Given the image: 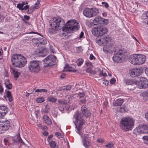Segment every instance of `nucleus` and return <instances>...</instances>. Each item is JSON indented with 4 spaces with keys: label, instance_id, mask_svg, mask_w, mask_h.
I'll list each match as a JSON object with an SVG mask.
<instances>
[{
    "label": "nucleus",
    "instance_id": "obj_43",
    "mask_svg": "<svg viewBox=\"0 0 148 148\" xmlns=\"http://www.w3.org/2000/svg\"><path fill=\"white\" fill-rule=\"evenodd\" d=\"M17 8H18L19 10H20L22 11L23 10V7L21 5V3H18L17 6Z\"/></svg>",
    "mask_w": 148,
    "mask_h": 148
},
{
    "label": "nucleus",
    "instance_id": "obj_20",
    "mask_svg": "<svg viewBox=\"0 0 148 148\" xmlns=\"http://www.w3.org/2000/svg\"><path fill=\"white\" fill-rule=\"evenodd\" d=\"M12 140L15 142L20 143L23 145L25 144L23 142L20 136V133L18 134L16 136L12 138Z\"/></svg>",
    "mask_w": 148,
    "mask_h": 148
},
{
    "label": "nucleus",
    "instance_id": "obj_46",
    "mask_svg": "<svg viewBox=\"0 0 148 148\" xmlns=\"http://www.w3.org/2000/svg\"><path fill=\"white\" fill-rule=\"evenodd\" d=\"M101 3L102 4H104V6L106 8H108L109 6V5L108 3L105 2H102Z\"/></svg>",
    "mask_w": 148,
    "mask_h": 148
},
{
    "label": "nucleus",
    "instance_id": "obj_13",
    "mask_svg": "<svg viewBox=\"0 0 148 148\" xmlns=\"http://www.w3.org/2000/svg\"><path fill=\"white\" fill-rule=\"evenodd\" d=\"M10 126V122L8 121H3L0 123V132H4L8 130Z\"/></svg>",
    "mask_w": 148,
    "mask_h": 148
},
{
    "label": "nucleus",
    "instance_id": "obj_27",
    "mask_svg": "<svg viewBox=\"0 0 148 148\" xmlns=\"http://www.w3.org/2000/svg\"><path fill=\"white\" fill-rule=\"evenodd\" d=\"M58 102L61 105L66 104L69 103V101L66 100H58Z\"/></svg>",
    "mask_w": 148,
    "mask_h": 148
},
{
    "label": "nucleus",
    "instance_id": "obj_29",
    "mask_svg": "<svg viewBox=\"0 0 148 148\" xmlns=\"http://www.w3.org/2000/svg\"><path fill=\"white\" fill-rule=\"evenodd\" d=\"M47 100L51 102L55 103L56 102L57 99L53 97H50L48 98Z\"/></svg>",
    "mask_w": 148,
    "mask_h": 148
},
{
    "label": "nucleus",
    "instance_id": "obj_32",
    "mask_svg": "<svg viewBox=\"0 0 148 148\" xmlns=\"http://www.w3.org/2000/svg\"><path fill=\"white\" fill-rule=\"evenodd\" d=\"M78 95L79 96V98H81L83 97L85 95V94L83 92H79L78 93H76L75 94H73V95Z\"/></svg>",
    "mask_w": 148,
    "mask_h": 148
},
{
    "label": "nucleus",
    "instance_id": "obj_7",
    "mask_svg": "<svg viewBox=\"0 0 148 148\" xmlns=\"http://www.w3.org/2000/svg\"><path fill=\"white\" fill-rule=\"evenodd\" d=\"M108 31V29L107 28L101 26L92 29V34L95 36L99 37L106 34Z\"/></svg>",
    "mask_w": 148,
    "mask_h": 148
},
{
    "label": "nucleus",
    "instance_id": "obj_49",
    "mask_svg": "<svg viewBox=\"0 0 148 148\" xmlns=\"http://www.w3.org/2000/svg\"><path fill=\"white\" fill-rule=\"evenodd\" d=\"M115 79L114 78H112L110 80V83L111 84H113L115 83Z\"/></svg>",
    "mask_w": 148,
    "mask_h": 148
},
{
    "label": "nucleus",
    "instance_id": "obj_34",
    "mask_svg": "<svg viewBox=\"0 0 148 148\" xmlns=\"http://www.w3.org/2000/svg\"><path fill=\"white\" fill-rule=\"evenodd\" d=\"M105 146L107 148H112L114 146V145L112 142H110L109 143L105 145Z\"/></svg>",
    "mask_w": 148,
    "mask_h": 148
},
{
    "label": "nucleus",
    "instance_id": "obj_53",
    "mask_svg": "<svg viewBox=\"0 0 148 148\" xmlns=\"http://www.w3.org/2000/svg\"><path fill=\"white\" fill-rule=\"evenodd\" d=\"M3 91V88L2 86L0 85V94H2Z\"/></svg>",
    "mask_w": 148,
    "mask_h": 148
},
{
    "label": "nucleus",
    "instance_id": "obj_61",
    "mask_svg": "<svg viewBox=\"0 0 148 148\" xmlns=\"http://www.w3.org/2000/svg\"><path fill=\"white\" fill-rule=\"evenodd\" d=\"M84 32H81L80 33L79 36V38H82L83 37V36H84Z\"/></svg>",
    "mask_w": 148,
    "mask_h": 148
},
{
    "label": "nucleus",
    "instance_id": "obj_57",
    "mask_svg": "<svg viewBox=\"0 0 148 148\" xmlns=\"http://www.w3.org/2000/svg\"><path fill=\"white\" fill-rule=\"evenodd\" d=\"M29 7V5H26L25 6L23 7V10H26L27 9H28Z\"/></svg>",
    "mask_w": 148,
    "mask_h": 148
},
{
    "label": "nucleus",
    "instance_id": "obj_9",
    "mask_svg": "<svg viewBox=\"0 0 148 148\" xmlns=\"http://www.w3.org/2000/svg\"><path fill=\"white\" fill-rule=\"evenodd\" d=\"M56 57L54 55H49L43 60L45 67L52 66L56 63Z\"/></svg>",
    "mask_w": 148,
    "mask_h": 148
},
{
    "label": "nucleus",
    "instance_id": "obj_50",
    "mask_svg": "<svg viewBox=\"0 0 148 148\" xmlns=\"http://www.w3.org/2000/svg\"><path fill=\"white\" fill-rule=\"evenodd\" d=\"M55 135L59 137L60 138H62V136L60 133L58 132L55 133Z\"/></svg>",
    "mask_w": 148,
    "mask_h": 148
},
{
    "label": "nucleus",
    "instance_id": "obj_5",
    "mask_svg": "<svg viewBox=\"0 0 148 148\" xmlns=\"http://www.w3.org/2000/svg\"><path fill=\"white\" fill-rule=\"evenodd\" d=\"M146 60V57L144 55L135 54L130 56L129 61L133 64H143Z\"/></svg>",
    "mask_w": 148,
    "mask_h": 148
},
{
    "label": "nucleus",
    "instance_id": "obj_22",
    "mask_svg": "<svg viewBox=\"0 0 148 148\" xmlns=\"http://www.w3.org/2000/svg\"><path fill=\"white\" fill-rule=\"evenodd\" d=\"M43 121L44 122L48 125H51L52 124L51 119L47 115H44L43 116Z\"/></svg>",
    "mask_w": 148,
    "mask_h": 148
},
{
    "label": "nucleus",
    "instance_id": "obj_45",
    "mask_svg": "<svg viewBox=\"0 0 148 148\" xmlns=\"http://www.w3.org/2000/svg\"><path fill=\"white\" fill-rule=\"evenodd\" d=\"M86 71L87 72L90 73H92L93 71L91 68H88L87 69Z\"/></svg>",
    "mask_w": 148,
    "mask_h": 148
},
{
    "label": "nucleus",
    "instance_id": "obj_44",
    "mask_svg": "<svg viewBox=\"0 0 148 148\" xmlns=\"http://www.w3.org/2000/svg\"><path fill=\"white\" fill-rule=\"evenodd\" d=\"M52 113L53 116L55 117H56L57 116V112L55 110H53L52 111Z\"/></svg>",
    "mask_w": 148,
    "mask_h": 148
},
{
    "label": "nucleus",
    "instance_id": "obj_48",
    "mask_svg": "<svg viewBox=\"0 0 148 148\" xmlns=\"http://www.w3.org/2000/svg\"><path fill=\"white\" fill-rule=\"evenodd\" d=\"M89 136L88 134H84V138H83L82 140H87V139L89 138Z\"/></svg>",
    "mask_w": 148,
    "mask_h": 148
},
{
    "label": "nucleus",
    "instance_id": "obj_63",
    "mask_svg": "<svg viewBox=\"0 0 148 148\" xmlns=\"http://www.w3.org/2000/svg\"><path fill=\"white\" fill-rule=\"evenodd\" d=\"M45 136H47L48 135V133L46 131H44L42 133Z\"/></svg>",
    "mask_w": 148,
    "mask_h": 148
},
{
    "label": "nucleus",
    "instance_id": "obj_31",
    "mask_svg": "<svg viewBox=\"0 0 148 148\" xmlns=\"http://www.w3.org/2000/svg\"><path fill=\"white\" fill-rule=\"evenodd\" d=\"M72 86L70 85H68L67 86H63V90H65L66 91L70 90Z\"/></svg>",
    "mask_w": 148,
    "mask_h": 148
},
{
    "label": "nucleus",
    "instance_id": "obj_17",
    "mask_svg": "<svg viewBox=\"0 0 148 148\" xmlns=\"http://www.w3.org/2000/svg\"><path fill=\"white\" fill-rule=\"evenodd\" d=\"M8 108H7L6 106L2 105L0 106V112L1 113V114L3 117L8 112Z\"/></svg>",
    "mask_w": 148,
    "mask_h": 148
},
{
    "label": "nucleus",
    "instance_id": "obj_14",
    "mask_svg": "<svg viewBox=\"0 0 148 148\" xmlns=\"http://www.w3.org/2000/svg\"><path fill=\"white\" fill-rule=\"evenodd\" d=\"M142 73V70L140 69H133L130 71V75L132 77H135L140 76Z\"/></svg>",
    "mask_w": 148,
    "mask_h": 148
},
{
    "label": "nucleus",
    "instance_id": "obj_6",
    "mask_svg": "<svg viewBox=\"0 0 148 148\" xmlns=\"http://www.w3.org/2000/svg\"><path fill=\"white\" fill-rule=\"evenodd\" d=\"M28 68L29 71L31 73H38L42 69L41 62L37 60L31 61L28 64Z\"/></svg>",
    "mask_w": 148,
    "mask_h": 148
},
{
    "label": "nucleus",
    "instance_id": "obj_15",
    "mask_svg": "<svg viewBox=\"0 0 148 148\" xmlns=\"http://www.w3.org/2000/svg\"><path fill=\"white\" fill-rule=\"evenodd\" d=\"M103 50L107 54L112 53L115 51V49L112 45H106L104 46L103 47Z\"/></svg>",
    "mask_w": 148,
    "mask_h": 148
},
{
    "label": "nucleus",
    "instance_id": "obj_55",
    "mask_svg": "<svg viewBox=\"0 0 148 148\" xmlns=\"http://www.w3.org/2000/svg\"><path fill=\"white\" fill-rule=\"evenodd\" d=\"M109 83V82L107 80H104V82H103V84H105L106 86H108Z\"/></svg>",
    "mask_w": 148,
    "mask_h": 148
},
{
    "label": "nucleus",
    "instance_id": "obj_25",
    "mask_svg": "<svg viewBox=\"0 0 148 148\" xmlns=\"http://www.w3.org/2000/svg\"><path fill=\"white\" fill-rule=\"evenodd\" d=\"M82 142L84 146L86 148H88V147L90 146V142L87 140H83Z\"/></svg>",
    "mask_w": 148,
    "mask_h": 148
},
{
    "label": "nucleus",
    "instance_id": "obj_60",
    "mask_svg": "<svg viewBox=\"0 0 148 148\" xmlns=\"http://www.w3.org/2000/svg\"><path fill=\"white\" fill-rule=\"evenodd\" d=\"M22 20L26 25L28 24V25H29L30 24L29 22L26 21L25 19L23 18H22Z\"/></svg>",
    "mask_w": 148,
    "mask_h": 148
},
{
    "label": "nucleus",
    "instance_id": "obj_3",
    "mask_svg": "<svg viewBox=\"0 0 148 148\" xmlns=\"http://www.w3.org/2000/svg\"><path fill=\"white\" fill-rule=\"evenodd\" d=\"M12 64L16 67H21L25 66L27 63L26 58L19 54H14L11 57Z\"/></svg>",
    "mask_w": 148,
    "mask_h": 148
},
{
    "label": "nucleus",
    "instance_id": "obj_58",
    "mask_svg": "<svg viewBox=\"0 0 148 148\" xmlns=\"http://www.w3.org/2000/svg\"><path fill=\"white\" fill-rule=\"evenodd\" d=\"M143 139L144 140L148 141V136H144L143 137Z\"/></svg>",
    "mask_w": 148,
    "mask_h": 148
},
{
    "label": "nucleus",
    "instance_id": "obj_38",
    "mask_svg": "<svg viewBox=\"0 0 148 148\" xmlns=\"http://www.w3.org/2000/svg\"><path fill=\"white\" fill-rule=\"evenodd\" d=\"M49 109V106L48 104L46 105L45 106V110L44 111V112L45 113H48Z\"/></svg>",
    "mask_w": 148,
    "mask_h": 148
},
{
    "label": "nucleus",
    "instance_id": "obj_59",
    "mask_svg": "<svg viewBox=\"0 0 148 148\" xmlns=\"http://www.w3.org/2000/svg\"><path fill=\"white\" fill-rule=\"evenodd\" d=\"M47 90L45 89H40V92H47Z\"/></svg>",
    "mask_w": 148,
    "mask_h": 148
},
{
    "label": "nucleus",
    "instance_id": "obj_11",
    "mask_svg": "<svg viewBox=\"0 0 148 148\" xmlns=\"http://www.w3.org/2000/svg\"><path fill=\"white\" fill-rule=\"evenodd\" d=\"M137 80L136 86L140 89L146 88L148 86V80L146 78L140 77Z\"/></svg>",
    "mask_w": 148,
    "mask_h": 148
},
{
    "label": "nucleus",
    "instance_id": "obj_52",
    "mask_svg": "<svg viewBox=\"0 0 148 148\" xmlns=\"http://www.w3.org/2000/svg\"><path fill=\"white\" fill-rule=\"evenodd\" d=\"M58 108L59 110L61 111H63L64 109V107L61 105H60V106H58Z\"/></svg>",
    "mask_w": 148,
    "mask_h": 148
},
{
    "label": "nucleus",
    "instance_id": "obj_41",
    "mask_svg": "<svg viewBox=\"0 0 148 148\" xmlns=\"http://www.w3.org/2000/svg\"><path fill=\"white\" fill-rule=\"evenodd\" d=\"M102 20H103L102 21H103L102 22L103 23L102 25L104 24L105 25H107L108 24V22H109L108 19H104V18H103Z\"/></svg>",
    "mask_w": 148,
    "mask_h": 148
},
{
    "label": "nucleus",
    "instance_id": "obj_62",
    "mask_svg": "<svg viewBox=\"0 0 148 148\" xmlns=\"http://www.w3.org/2000/svg\"><path fill=\"white\" fill-rule=\"evenodd\" d=\"M97 42L99 44V45H101V39H99L98 40H97Z\"/></svg>",
    "mask_w": 148,
    "mask_h": 148
},
{
    "label": "nucleus",
    "instance_id": "obj_28",
    "mask_svg": "<svg viewBox=\"0 0 148 148\" xmlns=\"http://www.w3.org/2000/svg\"><path fill=\"white\" fill-rule=\"evenodd\" d=\"M83 62L84 60L82 58H80L77 60L76 63L78 66H80L83 64Z\"/></svg>",
    "mask_w": 148,
    "mask_h": 148
},
{
    "label": "nucleus",
    "instance_id": "obj_39",
    "mask_svg": "<svg viewBox=\"0 0 148 148\" xmlns=\"http://www.w3.org/2000/svg\"><path fill=\"white\" fill-rule=\"evenodd\" d=\"M65 71H66L75 72L76 71V70H75L74 69V68H73L72 67L70 66L69 68L68 69H66Z\"/></svg>",
    "mask_w": 148,
    "mask_h": 148
},
{
    "label": "nucleus",
    "instance_id": "obj_4",
    "mask_svg": "<svg viewBox=\"0 0 148 148\" xmlns=\"http://www.w3.org/2000/svg\"><path fill=\"white\" fill-rule=\"evenodd\" d=\"M84 114L78 111H76L73 115V118L75 120L74 122L76 128L79 131L82 130L83 127L82 125L84 123Z\"/></svg>",
    "mask_w": 148,
    "mask_h": 148
},
{
    "label": "nucleus",
    "instance_id": "obj_1",
    "mask_svg": "<svg viewBox=\"0 0 148 148\" xmlns=\"http://www.w3.org/2000/svg\"><path fill=\"white\" fill-rule=\"evenodd\" d=\"M49 24L51 28L48 30V32L51 34L55 33L56 30L60 29L63 28L62 30L64 32L68 31L72 32L77 31L79 28L77 24L72 21H69L64 25V20L60 17H54L49 21Z\"/></svg>",
    "mask_w": 148,
    "mask_h": 148
},
{
    "label": "nucleus",
    "instance_id": "obj_2",
    "mask_svg": "<svg viewBox=\"0 0 148 148\" xmlns=\"http://www.w3.org/2000/svg\"><path fill=\"white\" fill-rule=\"evenodd\" d=\"M134 122L135 120L131 117H122L120 122L119 127L124 132L132 130L134 127Z\"/></svg>",
    "mask_w": 148,
    "mask_h": 148
},
{
    "label": "nucleus",
    "instance_id": "obj_51",
    "mask_svg": "<svg viewBox=\"0 0 148 148\" xmlns=\"http://www.w3.org/2000/svg\"><path fill=\"white\" fill-rule=\"evenodd\" d=\"M90 60H92L93 59L95 60V58L94 56L92 54H91L90 56Z\"/></svg>",
    "mask_w": 148,
    "mask_h": 148
},
{
    "label": "nucleus",
    "instance_id": "obj_19",
    "mask_svg": "<svg viewBox=\"0 0 148 148\" xmlns=\"http://www.w3.org/2000/svg\"><path fill=\"white\" fill-rule=\"evenodd\" d=\"M124 81L126 85H133L135 84L136 85V80L126 79L124 80Z\"/></svg>",
    "mask_w": 148,
    "mask_h": 148
},
{
    "label": "nucleus",
    "instance_id": "obj_12",
    "mask_svg": "<svg viewBox=\"0 0 148 148\" xmlns=\"http://www.w3.org/2000/svg\"><path fill=\"white\" fill-rule=\"evenodd\" d=\"M135 131L138 133H148V125H140L135 130Z\"/></svg>",
    "mask_w": 148,
    "mask_h": 148
},
{
    "label": "nucleus",
    "instance_id": "obj_33",
    "mask_svg": "<svg viewBox=\"0 0 148 148\" xmlns=\"http://www.w3.org/2000/svg\"><path fill=\"white\" fill-rule=\"evenodd\" d=\"M144 14L146 17V18H143V19H144L145 21H144L145 22L148 24V11L145 12Z\"/></svg>",
    "mask_w": 148,
    "mask_h": 148
},
{
    "label": "nucleus",
    "instance_id": "obj_16",
    "mask_svg": "<svg viewBox=\"0 0 148 148\" xmlns=\"http://www.w3.org/2000/svg\"><path fill=\"white\" fill-rule=\"evenodd\" d=\"M81 111L82 113L84 114L86 117L88 118L90 116V113L89 111L87 109L86 105H84L82 106Z\"/></svg>",
    "mask_w": 148,
    "mask_h": 148
},
{
    "label": "nucleus",
    "instance_id": "obj_23",
    "mask_svg": "<svg viewBox=\"0 0 148 148\" xmlns=\"http://www.w3.org/2000/svg\"><path fill=\"white\" fill-rule=\"evenodd\" d=\"M123 100L122 99H118L114 101L113 105L114 106H120L123 102Z\"/></svg>",
    "mask_w": 148,
    "mask_h": 148
},
{
    "label": "nucleus",
    "instance_id": "obj_56",
    "mask_svg": "<svg viewBox=\"0 0 148 148\" xmlns=\"http://www.w3.org/2000/svg\"><path fill=\"white\" fill-rule=\"evenodd\" d=\"M104 38H105V40H106V43H108V42L110 40V38L109 37H104Z\"/></svg>",
    "mask_w": 148,
    "mask_h": 148
},
{
    "label": "nucleus",
    "instance_id": "obj_10",
    "mask_svg": "<svg viewBox=\"0 0 148 148\" xmlns=\"http://www.w3.org/2000/svg\"><path fill=\"white\" fill-rule=\"evenodd\" d=\"M125 57L124 51L119 49L118 52L114 54L112 59L114 62H121L125 58Z\"/></svg>",
    "mask_w": 148,
    "mask_h": 148
},
{
    "label": "nucleus",
    "instance_id": "obj_21",
    "mask_svg": "<svg viewBox=\"0 0 148 148\" xmlns=\"http://www.w3.org/2000/svg\"><path fill=\"white\" fill-rule=\"evenodd\" d=\"M6 93V96H4V98L7 100L6 98H7L8 99V101L10 102H11L13 100V97L11 94V92L9 90H5Z\"/></svg>",
    "mask_w": 148,
    "mask_h": 148
},
{
    "label": "nucleus",
    "instance_id": "obj_30",
    "mask_svg": "<svg viewBox=\"0 0 148 148\" xmlns=\"http://www.w3.org/2000/svg\"><path fill=\"white\" fill-rule=\"evenodd\" d=\"M39 8V3H37L35 4L34 7L32 8L33 10H31V11L30 12V13H29V14H32L34 10L35 9H38Z\"/></svg>",
    "mask_w": 148,
    "mask_h": 148
},
{
    "label": "nucleus",
    "instance_id": "obj_35",
    "mask_svg": "<svg viewBox=\"0 0 148 148\" xmlns=\"http://www.w3.org/2000/svg\"><path fill=\"white\" fill-rule=\"evenodd\" d=\"M36 101L38 103H42L45 100L44 99L43 97H41L38 98L36 99Z\"/></svg>",
    "mask_w": 148,
    "mask_h": 148
},
{
    "label": "nucleus",
    "instance_id": "obj_42",
    "mask_svg": "<svg viewBox=\"0 0 148 148\" xmlns=\"http://www.w3.org/2000/svg\"><path fill=\"white\" fill-rule=\"evenodd\" d=\"M5 86L8 89H10L12 87V85L11 84H5Z\"/></svg>",
    "mask_w": 148,
    "mask_h": 148
},
{
    "label": "nucleus",
    "instance_id": "obj_37",
    "mask_svg": "<svg viewBox=\"0 0 148 148\" xmlns=\"http://www.w3.org/2000/svg\"><path fill=\"white\" fill-rule=\"evenodd\" d=\"M50 147L51 148H54L56 146V143L54 141H51L49 143Z\"/></svg>",
    "mask_w": 148,
    "mask_h": 148
},
{
    "label": "nucleus",
    "instance_id": "obj_18",
    "mask_svg": "<svg viewBox=\"0 0 148 148\" xmlns=\"http://www.w3.org/2000/svg\"><path fill=\"white\" fill-rule=\"evenodd\" d=\"M103 18L100 16L95 17L93 21L95 25H102L103 24Z\"/></svg>",
    "mask_w": 148,
    "mask_h": 148
},
{
    "label": "nucleus",
    "instance_id": "obj_64",
    "mask_svg": "<svg viewBox=\"0 0 148 148\" xmlns=\"http://www.w3.org/2000/svg\"><path fill=\"white\" fill-rule=\"evenodd\" d=\"M145 74L148 76V68L145 69Z\"/></svg>",
    "mask_w": 148,
    "mask_h": 148
},
{
    "label": "nucleus",
    "instance_id": "obj_40",
    "mask_svg": "<svg viewBox=\"0 0 148 148\" xmlns=\"http://www.w3.org/2000/svg\"><path fill=\"white\" fill-rule=\"evenodd\" d=\"M119 112H120L122 113L125 112L126 110H125L124 106H122V107H120Z\"/></svg>",
    "mask_w": 148,
    "mask_h": 148
},
{
    "label": "nucleus",
    "instance_id": "obj_24",
    "mask_svg": "<svg viewBox=\"0 0 148 148\" xmlns=\"http://www.w3.org/2000/svg\"><path fill=\"white\" fill-rule=\"evenodd\" d=\"M10 69L11 72L12 73L14 74L15 78H18L19 76V75L20 74V73L18 71H16L14 69L12 68L11 66L10 67Z\"/></svg>",
    "mask_w": 148,
    "mask_h": 148
},
{
    "label": "nucleus",
    "instance_id": "obj_26",
    "mask_svg": "<svg viewBox=\"0 0 148 148\" xmlns=\"http://www.w3.org/2000/svg\"><path fill=\"white\" fill-rule=\"evenodd\" d=\"M39 45H45L47 43V41L46 40L42 38H39Z\"/></svg>",
    "mask_w": 148,
    "mask_h": 148
},
{
    "label": "nucleus",
    "instance_id": "obj_8",
    "mask_svg": "<svg viewBox=\"0 0 148 148\" xmlns=\"http://www.w3.org/2000/svg\"><path fill=\"white\" fill-rule=\"evenodd\" d=\"M99 13L98 9L96 8H86L84 10L83 12L84 15L89 18L95 16Z\"/></svg>",
    "mask_w": 148,
    "mask_h": 148
},
{
    "label": "nucleus",
    "instance_id": "obj_36",
    "mask_svg": "<svg viewBox=\"0 0 148 148\" xmlns=\"http://www.w3.org/2000/svg\"><path fill=\"white\" fill-rule=\"evenodd\" d=\"M32 41L33 42L34 45H38V46H39V38H38L37 39L36 38L33 39Z\"/></svg>",
    "mask_w": 148,
    "mask_h": 148
},
{
    "label": "nucleus",
    "instance_id": "obj_47",
    "mask_svg": "<svg viewBox=\"0 0 148 148\" xmlns=\"http://www.w3.org/2000/svg\"><path fill=\"white\" fill-rule=\"evenodd\" d=\"M97 141L98 143H103L104 142L102 138H98Z\"/></svg>",
    "mask_w": 148,
    "mask_h": 148
},
{
    "label": "nucleus",
    "instance_id": "obj_54",
    "mask_svg": "<svg viewBox=\"0 0 148 148\" xmlns=\"http://www.w3.org/2000/svg\"><path fill=\"white\" fill-rule=\"evenodd\" d=\"M24 19L25 20H28L30 18L29 16L26 15L24 16Z\"/></svg>",
    "mask_w": 148,
    "mask_h": 148
}]
</instances>
